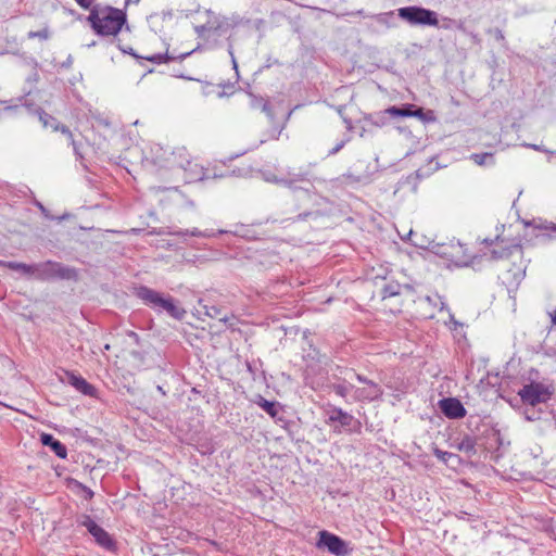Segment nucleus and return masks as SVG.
Here are the masks:
<instances>
[{
    "label": "nucleus",
    "mask_w": 556,
    "mask_h": 556,
    "mask_svg": "<svg viewBox=\"0 0 556 556\" xmlns=\"http://www.w3.org/2000/svg\"><path fill=\"white\" fill-rule=\"evenodd\" d=\"M92 29L100 36H116L126 23L123 10L110 5H94L87 17Z\"/></svg>",
    "instance_id": "nucleus-1"
},
{
    "label": "nucleus",
    "mask_w": 556,
    "mask_h": 556,
    "mask_svg": "<svg viewBox=\"0 0 556 556\" xmlns=\"http://www.w3.org/2000/svg\"><path fill=\"white\" fill-rule=\"evenodd\" d=\"M136 295L143 304L157 313L166 312L170 317L181 320L186 311L178 306L176 301L169 294L161 293L146 286L136 289Z\"/></svg>",
    "instance_id": "nucleus-2"
},
{
    "label": "nucleus",
    "mask_w": 556,
    "mask_h": 556,
    "mask_svg": "<svg viewBox=\"0 0 556 556\" xmlns=\"http://www.w3.org/2000/svg\"><path fill=\"white\" fill-rule=\"evenodd\" d=\"M1 103L4 104V106L2 110H0V116L2 114L18 115L24 111H26L28 113L37 114L39 121L42 123V126L45 128L50 127L54 131H61L62 134H64L67 137L70 143L73 146L75 154L77 156H80L78 147L73 138V134L71 132V130L66 126L61 125L53 116L49 115L41 109H33L30 105H28L26 103H11V102H7V101L1 102Z\"/></svg>",
    "instance_id": "nucleus-3"
},
{
    "label": "nucleus",
    "mask_w": 556,
    "mask_h": 556,
    "mask_svg": "<svg viewBox=\"0 0 556 556\" xmlns=\"http://www.w3.org/2000/svg\"><path fill=\"white\" fill-rule=\"evenodd\" d=\"M414 244L429 249L432 253L446 258L457 266H467L469 264V254L467 248L457 240L448 242L430 241L427 245L414 241Z\"/></svg>",
    "instance_id": "nucleus-4"
},
{
    "label": "nucleus",
    "mask_w": 556,
    "mask_h": 556,
    "mask_svg": "<svg viewBox=\"0 0 556 556\" xmlns=\"http://www.w3.org/2000/svg\"><path fill=\"white\" fill-rule=\"evenodd\" d=\"M174 162H177L173 173L181 174V178L186 184L201 181L205 178V169L197 162L190 160L185 148L175 149V153L170 154Z\"/></svg>",
    "instance_id": "nucleus-5"
},
{
    "label": "nucleus",
    "mask_w": 556,
    "mask_h": 556,
    "mask_svg": "<svg viewBox=\"0 0 556 556\" xmlns=\"http://www.w3.org/2000/svg\"><path fill=\"white\" fill-rule=\"evenodd\" d=\"M172 153H175V150H168L160 144H153L142 160L143 166L151 172L160 169L173 172L177 162L173 161Z\"/></svg>",
    "instance_id": "nucleus-6"
},
{
    "label": "nucleus",
    "mask_w": 556,
    "mask_h": 556,
    "mask_svg": "<svg viewBox=\"0 0 556 556\" xmlns=\"http://www.w3.org/2000/svg\"><path fill=\"white\" fill-rule=\"evenodd\" d=\"M397 15L413 26H438L439 24L438 14L434 11L421 7L410 5L400 8L397 9Z\"/></svg>",
    "instance_id": "nucleus-7"
},
{
    "label": "nucleus",
    "mask_w": 556,
    "mask_h": 556,
    "mask_svg": "<svg viewBox=\"0 0 556 556\" xmlns=\"http://www.w3.org/2000/svg\"><path fill=\"white\" fill-rule=\"evenodd\" d=\"M75 276V270L64 267L60 263L47 261L36 264L35 279L50 280L54 278L71 279Z\"/></svg>",
    "instance_id": "nucleus-8"
},
{
    "label": "nucleus",
    "mask_w": 556,
    "mask_h": 556,
    "mask_svg": "<svg viewBox=\"0 0 556 556\" xmlns=\"http://www.w3.org/2000/svg\"><path fill=\"white\" fill-rule=\"evenodd\" d=\"M78 525L85 527L88 532L93 536L97 544L106 551L115 549V541L113 538L100 527L90 516L83 515L77 520Z\"/></svg>",
    "instance_id": "nucleus-9"
},
{
    "label": "nucleus",
    "mask_w": 556,
    "mask_h": 556,
    "mask_svg": "<svg viewBox=\"0 0 556 556\" xmlns=\"http://www.w3.org/2000/svg\"><path fill=\"white\" fill-rule=\"evenodd\" d=\"M319 540L316 543L318 548H327V551L336 556H348L351 552L349 544L340 536L323 530L318 533Z\"/></svg>",
    "instance_id": "nucleus-10"
},
{
    "label": "nucleus",
    "mask_w": 556,
    "mask_h": 556,
    "mask_svg": "<svg viewBox=\"0 0 556 556\" xmlns=\"http://www.w3.org/2000/svg\"><path fill=\"white\" fill-rule=\"evenodd\" d=\"M523 403L534 406L548 400L549 392L541 383L526 384L518 393Z\"/></svg>",
    "instance_id": "nucleus-11"
},
{
    "label": "nucleus",
    "mask_w": 556,
    "mask_h": 556,
    "mask_svg": "<svg viewBox=\"0 0 556 556\" xmlns=\"http://www.w3.org/2000/svg\"><path fill=\"white\" fill-rule=\"evenodd\" d=\"M386 112L393 117H417L426 123L435 121L432 111L424 112L421 108L414 109L413 104H406L403 108L391 106Z\"/></svg>",
    "instance_id": "nucleus-12"
},
{
    "label": "nucleus",
    "mask_w": 556,
    "mask_h": 556,
    "mask_svg": "<svg viewBox=\"0 0 556 556\" xmlns=\"http://www.w3.org/2000/svg\"><path fill=\"white\" fill-rule=\"evenodd\" d=\"M441 412L451 419H459L465 417L466 409L462 402L455 397L442 399L439 401Z\"/></svg>",
    "instance_id": "nucleus-13"
},
{
    "label": "nucleus",
    "mask_w": 556,
    "mask_h": 556,
    "mask_svg": "<svg viewBox=\"0 0 556 556\" xmlns=\"http://www.w3.org/2000/svg\"><path fill=\"white\" fill-rule=\"evenodd\" d=\"M382 394H383L382 388L376 382H370V383L365 384L363 388L354 387L353 399H354V401H358V402H364V401L374 402V401L380 399L382 396Z\"/></svg>",
    "instance_id": "nucleus-14"
},
{
    "label": "nucleus",
    "mask_w": 556,
    "mask_h": 556,
    "mask_svg": "<svg viewBox=\"0 0 556 556\" xmlns=\"http://www.w3.org/2000/svg\"><path fill=\"white\" fill-rule=\"evenodd\" d=\"M263 177L268 182L285 185L290 188H292L295 182L305 180V176L303 174H293V175L289 174L288 177H277L274 173L266 172V173H263Z\"/></svg>",
    "instance_id": "nucleus-15"
},
{
    "label": "nucleus",
    "mask_w": 556,
    "mask_h": 556,
    "mask_svg": "<svg viewBox=\"0 0 556 556\" xmlns=\"http://www.w3.org/2000/svg\"><path fill=\"white\" fill-rule=\"evenodd\" d=\"M40 441L45 446H49L58 457L63 459L66 458V446L61 441L56 440L52 434L42 433L40 435Z\"/></svg>",
    "instance_id": "nucleus-16"
},
{
    "label": "nucleus",
    "mask_w": 556,
    "mask_h": 556,
    "mask_svg": "<svg viewBox=\"0 0 556 556\" xmlns=\"http://www.w3.org/2000/svg\"><path fill=\"white\" fill-rule=\"evenodd\" d=\"M68 383L85 395H96V388L80 376L68 374Z\"/></svg>",
    "instance_id": "nucleus-17"
},
{
    "label": "nucleus",
    "mask_w": 556,
    "mask_h": 556,
    "mask_svg": "<svg viewBox=\"0 0 556 556\" xmlns=\"http://www.w3.org/2000/svg\"><path fill=\"white\" fill-rule=\"evenodd\" d=\"M330 421H338L343 427L350 426L354 421V417L349 414L348 412H344L341 408H333L329 415Z\"/></svg>",
    "instance_id": "nucleus-18"
},
{
    "label": "nucleus",
    "mask_w": 556,
    "mask_h": 556,
    "mask_svg": "<svg viewBox=\"0 0 556 556\" xmlns=\"http://www.w3.org/2000/svg\"><path fill=\"white\" fill-rule=\"evenodd\" d=\"M255 403L273 418H275L279 413V404L277 402L268 401L258 395Z\"/></svg>",
    "instance_id": "nucleus-19"
},
{
    "label": "nucleus",
    "mask_w": 556,
    "mask_h": 556,
    "mask_svg": "<svg viewBox=\"0 0 556 556\" xmlns=\"http://www.w3.org/2000/svg\"><path fill=\"white\" fill-rule=\"evenodd\" d=\"M7 266L12 270L20 271L25 276L35 278L36 264L28 265L25 263L9 262Z\"/></svg>",
    "instance_id": "nucleus-20"
},
{
    "label": "nucleus",
    "mask_w": 556,
    "mask_h": 556,
    "mask_svg": "<svg viewBox=\"0 0 556 556\" xmlns=\"http://www.w3.org/2000/svg\"><path fill=\"white\" fill-rule=\"evenodd\" d=\"M535 229H538L540 231V233H538V237L539 236H543V237H547V238H556V225L551 223V222H539L538 224H535Z\"/></svg>",
    "instance_id": "nucleus-21"
},
{
    "label": "nucleus",
    "mask_w": 556,
    "mask_h": 556,
    "mask_svg": "<svg viewBox=\"0 0 556 556\" xmlns=\"http://www.w3.org/2000/svg\"><path fill=\"white\" fill-rule=\"evenodd\" d=\"M283 129V126L281 127H277V126H274L271 127L269 130H267L266 132H264L261 137V139L258 140V142L256 144H254L252 147V149H256L258 148L261 144L269 141V140H277L281 134Z\"/></svg>",
    "instance_id": "nucleus-22"
},
{
    "label": "nucleus",
    "mask_w": 556,
    "mask_h": 556,
    "mask_svg": "<svg viewBox=\"0 0 556 556\" xmlns=\"http://www.w3.org/2000/svg\"><path fill=\"white\" fill-rule=\"evenodd\" d=\"M457 447L469 456L476 454V441L471 437L463 438Z\"/></svg>",
    "instance_id": "nucleus-23"
},
{
    "label": "nucleus",
    "mask_w": 556,
    "mask_h": 556,
    "mask_svg": "<svg viewBox=\"0 0 556 556\" xmlns=\"http://www.w3.org/2000/svg\"><path fill=\"white\" fill-rule=\"evenodd\" d=\"M425 303L432 306L433 308H437L438 311L447 309L446 303L444 302L443 298L439 294L428 295L424 300Z\"/></svg>",
    "instance_id": "nucleus-24"
},
{
    "label": "nucleus",
    "mask_w": 556,
    "mask_h": 556,
    "mask_svg": "<svg viewBox=\"0 0 556 556\" xmlns=\"http://www.w3.org/2000/svg\"><path fill=\"white\" fill-rule=\"evenodd\" d=\"M367 179H368V177L364 176V175L355 176L351 173H345V174L341 175L340 177H338L336 180L339 184L343 185V184H357V182L365 181Z\"/></svg>",
    "instance_id": "nucleus-25"
},
{
    "label": "nucleus",
    "mask_w": 556,
    "mask_h": 556,
    "mask_svg": "<svg viewBox=\"0 0 556 556\" xmlns=\"http://www.w3.org/2000/svg\"><path fill=\"white\" fill-rule=\"evenodd\" d=\"M371 18L376 20L379 24H383L388 27H391L393 25L394 21V12H384L379 14L370 15Z\"/></svg>",
    "instance_id": "nucleus-26"
},
{
    "label": "nucleus",
    "mask_w": 556,
    "mask_h": 556,
    "mask_svg": "<svg viewBox=\"0 0 556 556\" xmlns=\"http://www.w3.org/2000/svg\"><path fill=\"white\" fill-rule=\"evenodd\" d=\"M471 159L478 165H488L494 163L492 153H475L471 155Z\"/></svg>",
    "instance_id": "nucleus-27"
},
{
    "label": "nucleus",
    "mask_w": 556,
    "mask_h": 556,
    "mask_svg": "<svg viewBox=\"0 0 556 556\" xmlns=\"http://www.w3.org/2000/svg\"><path fill=\"white\" fill-rule=\"evenodd\" d=\"M331 388L337 395L343 399H345L351 391L354 392V386L346 383H334Z\"/></svg>",
    "instance_id": "nucleus-28"
},
{
    "label": "nucleus",
    "mask_w": 556,
    "mask_h": 556,
    "mask_svg": "<svg viewBox=\"0 0 556 556\" xmlns=\"http://www.w3.org/2000/svg\"><path fill=\"white\" fill-rule=\"evenodd\" d=\"M147 60L157 63V64H162V63H167L169 61H173V60H175V58L169 56L167 53H165V54L151 55V56L147 58Z\"/></svg>",
    "instance_id": "nucleus-29"
},
{
    "label": "nucleus",
    "mask_w": 556,
    "mask_h": 556,
    "mask_svg": "<svg viewBox=\"0 0 556 556\" xmlns=\"http://www.w3.org/2000/svg\"><path fill=\"white\" fill-rule=\"evenodd\" d=\"M383 298H390L399 294V286L387 285L382 290Z\"/></svg>",
    "instance_id": "nucleus-30"
},
{
    "label": "nucleus",
    "mask_w": 556,
    "mask_h": 556,
    "mask_svg": "<svg viewBox=\"0 0 556 556\" xmlns=\"http://www.w3.org/2000/svg\"><path fill=\"white\" fill-rule=\"evenodd\" d=\"M174 235L178 236V237H185V236L202 237V231L199 230L198 228H193L191 230H189V229L178 230V231L174 232Z\"/></svg>",
    "instance_id": "nucleus-31"
},
{
    "label": "nucleus",
    "mask_w": 556,
    "mask_h": 556,
    "mask_svg": "<svg viewBox=\"0 0 556 556\" xmlns=\"http://www.w3.org/2000/svg\"><path fill=\"white\" fill-rule=\"evenodd\" d=\"M49 36H50V33H49L48 28H43L38 31H29L28 33L29 38H40L42 40H47L49 38Z\"/></svg>",
    "instance_id": "nucleus-32"
},
{
    "label": "nucleus",
    "mask_w": 556,
    "mask_h": 556,
    "mask_svg": "<svg viewBox=\"0 0 556 556\" xmlns=\"http://www.w3.org/2000/svg\"><path fill=\"white\" fill-rule=\"evenodd\" d=\"M205 314L211 318H218L220 315V309L215 305H204Z\"/></svg>",
    "instance_id": "nucleus-33"
},
{
    "label": "nucleus",
    "mask_w": 556,
    "mask_h": 556,
    "mask_svg": "<svg viewBox=\"0 0 556 556\" xmlns=\"http://www.w3.org/2000/svg\"><path fill=\"white\" fill-rule=\"evenodd\" d=\"M434 455L444 463H447L450 458L455 456L453 453L441 451L438 448L434 451Z\"/></svg>",
    "instance_id": "nucleus-34"
},
{
    "label": "nucleus",
    "mask_w": 556,
    "mask_h": 556,
    "mask_svg": "<svg viewBox=\"0 0 556 556\" xmlns=\"http://www.w3.org/2000/svg\"><path fill=\"white\" fill-rule=\"evenodd\" d=\"M264 99L255 96H251V108L252 109H262V103H264Z\"/></svg>",
    "instance_id": "nucleus-35"
},
{
    "label": "nucleus",
    "mask_w": 556,
    "mask_h": 556,
    "mask_svg": "<svg viewBox=\"0 0 556 556\" xmlns=\"http://www.w3.org/2000/svg\"><path fill=\"white\" fill-rule=\"evenodd\" d=\"M261 110L267 115V117L269 118L270 122L274 121V114H273L271 108L267 101L262 103Z\"/></svg>",
    "instance_id": "nucleus-36"
},
{
    "label": "nucleus",
    "mask_w": 556,
    "mask_h": 556,
    "mask_svg": "<svg viewBox=\"0 0 556 556\" xmlns=\"http://www.w3.org/2000/svg\"><path fill=\"white\" fill-rule=\"evenodd\" d=\"M345 140H341L340 142H338L329 152H328V155H334L337 154L344 146H345Z\"/></svg>",
    "instance_id": "nucleus-37"
},
{
    "label": "nucleus",
    "mask_w": 556,
    "mask_h": 556,
    "mask_svg": "<svg viewBox=\"0 0 556 556\" xmlns=\"http://www.w3.org/2000/svg\"><path fill=\"white\" fill-rule=\"evenodd\" d=\"M356 380L363 384H367V383H370V382H374L372 380H369L367 379L365 376L363 375H359V374H354Z\"/></svg>",
    "instance_id": "nucleus-38"
},
{
    "label": "nucleus",
    "mask_w": 556,
    "mask_h": 556,
    "mask_svg": "<svg viewBox=\"0 0 556 556\" xmlns=\"http://www.w3.org/2000/svg\"><path fill=\"white\" fill-rule=\"evenodd\" d=\"M77 2V4L84 9H88L91 3L93 2V0H75Z\"/></svg>",
    "instance_id": "nucleus-39"
},
{
    "label": "nucleus",
    "mask_w": 556,
    "mask_h": 556,
    "mask_svg": "<svg viewBox=\"0 0 556 556\" xmlns=\"http://www.w3.org/2000/svg\"><path fill=\"white\" fill-rule=\"evenodd\" d=\"M506 255H507V253H505V252H498L497 250L492 251L493 258H502Z\"/></svg>",
    "instance_id": "nucleus-40"
},
{
    "label": "nucleus",
    "mask_w": 556,
    "mask_h": 556,
    "mask_svg": "<svg viewBox=\"0 0 556 556\" xmlns=\"http://www.w3.org/2000/svg\"><path fill=\"white\" fill-rule=\"evenodd\" d=\"M218 233H233V235L245 236L244 233H242L238 229L237 230H223V229H220V230H218Z\"/></svg>",
    "instance_id": "nucleus-41"
},
{
    "label": "nucleus",
    "mask_w": 556,
    "mask_h": 556,
    "mask_svg": "<svg viewBox=\"0 0 556 556\" xmlns=\"http://www.w3.org/2000/svg\"><path fill=\"white\" fill-rule=\"evenodd\" d=\"M345 15H361V16H364V17H370V15H365L363 10H358L356 12L346 13Z\"/></svg>",
    "instance_id": "nucleus-42"
},
{
    "label": "nucleus",
    "mask_w": 556,
    "mask_h": 556,
    "mask_svg": "<svg viewBox=\"0 0 556 556\" xmlns=\"http://www.w3.org/2000/svg\"><path fill=\"white\" fill-rule=\"evenodd\" d=\"M215 236V232L213 230H204L202 231V237L204 238H211V237H214Z\"/></svg>",
    "instance_id": "nucleus-43"
},
{
    "label": "nucleus",
    "mask_w": 556,
    "mask_h": 556,
    "mask_svg": "<svg viewBox=\"0 0 556 556\" xmlns=\"http://www.w3.org/2000/svg\"><path fill=\"white\" fill-rule=\"evenodd\" d=\"M229 54L231 56V61H232V64H233V68L237 70V61L235 59V55H233V52H232V49L231 47L229 48Z\"/></svg>",
    "instance_id": "nucleus-44"
},
{
    "label": "nucleus",
    "mask_w": 556,
    "mask_h": 556,
    "mask_svg": "<svg viewBox=\"0 0 556 556\" xmlns=\"http://www.w3.org/2000/svg\"><path fill=\"white\" fill-rule=\"evenodd\" d=\"M551 321L553 325H556V311L549 313Z\"/></svg>",
    "instance_id": "nucleus-45"
},
{
    "label": "nucleus",
    "mask_w": 556,
    "mask_h": 556,
    "mask_svg": "<svg viewBox=\"0 0 556 556\" xmlns=\"http://www.w3.org/2000/svg\"><path fill=\"white\" fill-rule=\"evenodd\" d=\"M84 490L86 491V497L91 498L93 496V492L90 489L84 486Z\"/></svg>",
    "instance_id": "nucleus-46"
},
{
    "label": "nucleus",
    "mask_w": 556,
    "mask_h": 556,
    "mask_svg": "<svg viewBox=\"0 0 556 556\" xmlns=\"http://www.w3.org/2000/svg\"><path fill=\"white\" fill-rule=\"evenodd\" d=\"M447 22H448L447 24L442 25V27L445 28V29L450 28L451 24L454 23V21H452V20H447Z\"/></svg>",
    "instance_id": "nucleus-47"
},
{
    "label": "nucleus",
    "mask_w": 556,
    "mask_h": 556,
    "mask_svg": "<svg viewBox=\"0 0 556 556\" xmlns=\"http://www.w3.org/2000/svg\"><path fill=\"white\" fill-rule=\"evenodd\" d=\"M37 206L40 208V211H41L42 213H46V208H45V206H43L41 203H39V202H38V203H37Z\"/></svg>",
    "instance_id": "nucleus-48"
},
{
    "label": "nucleus",
    "mask_w": 556,
    "mask_h": 556,
    "mask_svg": "<svg viewBox=\"0 0 556 556\" xmlns=\"http://www.w3.org/2000/svg\"><path fill=\"white\" fill-rule=\"evenodd\" d=\"M219 319H220L223 323H225V324L229 321V318H228V317H226V316L220 317Z\"/></svg>",
    "instance_id": "nucleus-49"
},
{
    "label": "nucleus",
    "mask_w": 556,
    "mask_h": 556,
    "mask_svg": "<svg viewBox=\"0 0 556 556\" xmlns=\"http://www.w3.org/2000/svg\"><path fill=\"white\" fill-rule=\"evenodd\" d=\"M191 53H192V51L186 52V53L181 54V59H185V58L189 56Z\"/></svg>",
    "instance_id": "nucleus-50"
},
{
    "label": "nucleus",
    "mask_w": 556,
    "mask_h": 556,
    "mask_svg": "<svg viewBox=\"0 0 556 556\" xmlns=\"http://www.w3.org/2000/svg\"><path fill=\"white\" fill-rule=\"evenodd\" d=\"M152 189H153V190H155L156 192H159V191H161V190H164V189H163V188H161V187H153Z\"/></svg>",
    "instance_id": "nucleus-51"
},
{
    "label": "nucleus",
    "mask_w": 556,
    "mask_h": 556,
    "mask_svg": "<svg viewBox=\"0 0 556 556\" xmlns=\"http://www.w3.org/2000/svg\"><path fill=\"white\" fill-rule=\"evenodd\" d=\"M457 28H458V29L464 30V26H463V24H462V23H459V24L457 25Z\"/></svg>",
    "instance_id": "nucleus-52"
},
{
    "label": "nucleus",
    "mask_w": 556,
    "mask_h": 556,
    "mask_svg": "<svg viewBox=\"0 0 556 556\" xmlns=\"http://www.w3.org/2000/svg\"><path fill=\"white\" fill-rule=\"evenodd\" d=\"M168 190H172L174 192H178V189L175 187V188H169Z\"/></svg>",
    "instance_id": "nucleus-53"
},
{
    "label": "nucleus",
    "mask_w": 556,
    "mask_h": 556,
    "mask_svg": "<svg viewBox=\"0 0 556 556\" xmlns=\"http://www.w3.org/2000/svg\"><path fill=\"white\" fill-rule=\"evenodd\" d=\"M433 315H434L433 313H430V314L428 315V317H429V318H432V317H433Z\"/></svg>",
    "instance_id": "nucleus-54"
}]
</instances>
